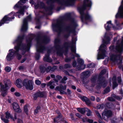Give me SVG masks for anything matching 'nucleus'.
<instances>
[{"label": "nucleus", "mask_w": 123, "mask_h": 123, "mask_svg": "<svg viewBox=\"0 0 123 123\" xmlns=\"http://www.w3.org/2000/svg\"><path fill=\"white\" fill-rule=\"evenodd\" d=\"M4 88L7 89H9L11 86V82L8 80L6 79L4 80Z\"/></svg>", "instance_id": "nucleus-10"}, {"label": "nucleus", "mask_w": 123, "mask_h": 123, "mask_svg": "<svg viewBox=\"0 0 123 123\" xmlns=\"http://www.w3.org/2000/svg\"><path fill=\"white\" fill-rule=\"evenodd\" d=\"M106 48V46L104 44L101 45L99 48L100 50L102 51V53L100 54H98L97 56V59H103L106 56V51L105 49Z\"/></svg>", "instance_id": "nucleus-2"}, {"label": "nucleus", "mask_w": 123, "mask_h": 123, "mask_svg": "<svg viewBox=\"0 0 123 123\" xmlns=\"http://www.w3.org/2000/svg\"><path fill=\"white\" fill-rule=\"evenodd\" d=\"M70 116L71 117V118L73 119H74V118L73 117V115L71 114H70Z\"/></svg>", "instance_id": "nucleus-62"}, {"label": "nucleus", "mask_w": 123, "mask_h": 123, "mask_svg": "<svg viewBox=\"0 0 123 123\" xmlns=\"http://www.w3.org/2000/svg\"><path fill=\"white\" fill-rule=\"evenodd\" d=\"M15 90V89L13 87H12L11 89V92H14Z\"/></svg>", "instance_id": "nucleus-63"}, {"label": "nucleus", "mask_w": 123, "mask_h": 123, "mask_svg": "<svg viewBox=\"0 0 123 123\" xmlns=\"http://www.w3.org/2000/svg\"><path fill=\"white\" fill-rule=\"evenodd\" d=\"M55 82L54 81H50L47 84L48 86H49V88L51 89H54L55 86Z\"/></svg>", "instance_id": "nucleus-13"}, {"label": "nucleus", "mask_w": 123, "mask_h": 123, "mask_svg": "<svg viewBox=\"0 0 123 123\" xmlns=\"http://www.w3.org/2000/svg\"><path fill=\"white\" fill-rule=\"evenodd\" d=\"M75 115L77 117L79 118H80L81 117V115L78 113H76Z\"/></svg>", "instance_id": "nucleus-53"}, {"label": "nucleus", "mask_w": 123, "mask_h": 123, "mask_svg": "<svg viewBox=\"0 0 123 123\" xmlns=\"http://www.w3.org/2000/svg\"><path fill=\"white\" fill-rule=\"evenodd\" d=\"M100 84V85H102V86L104 87H105L107 85V84L105 82H103L101 83Z\"/></svg>", "instance_id": "nucleus-41"}, {"label": "nucleus", "mask_w": 123, "mask_h": 123, "mask_svg": "<svg viewBox=\"0 0 123 123\" xmlns=\"http://www.w3.org/2000/svg\"><path fill=\"white\" fill-rule=\"evenodd\" d=\"M112 113L111 111L105 110L103 113V117L105 120H107L109 117L112 116Z\"/></svg>", "instance_id": "nucleus-4"}, {"label": "nucleus", "mask_w": 123, "mask_h": 123, "mask_svg": "<svg viewBox=\"0 0 123 123\" xmlns=\"http://www.w3.org/2000/svg\"><path fill=\"white\" fill-rule=\"evenodd\" d=\"M5 114H6V117L7 119H9L10 117L11 119H12L14 120V119H13V117H11L10 114L8 112H5Z\"/></svg>", "instance_id": "nucleus-21"}, {"label": "nucleus", "mask_w": 123, "mask_h": 123, "mask_svg": "<svg viewBox=\"0 0 123 123\" xmlns=\"http://www.w3.org/2000/svg\"><path fill=\"white\" fill-rule=\"evenodd\" d=\"M17 57L18 59L19 60L21 58V56L19 54H18L17 55Z\"/></svg>", "instance_id": "nucleus-56"}, {"label": "nucleus", "mask_w": 123, "mask_h": 123, "mask_svg": "<svg viewBox=\"0 0 123 123\" xmlns=\"http://www.w3.org/2000/svg\"><path fill=\"white\" fill-rule=\"evenodd\" d=\"M106 72V70L105 69L103 70L100 73V74H105Z\"/></svg>", "instance_id": "nucleus-49"}, {"label": "nucleus", "mask_w": 123, "mask_h": 123, "mask_svg": "<svg viewBox=\"0 0 123 123\" xmlns=\"http://www.w3.org/2000/svg\"><path fill=\"white\" fill-rule=\"evenodd\" d=\"M67 88V86L65 85L64 86H63L62 85H60V87L59 86H57L55 90H59L61 94H67L66 92H65L62 90H65Z\"/></svg>", "instance_id": "nucleus-7"}, {"label": "nucleus", "mask_w": 123, "mask_h": 123, "mask_svg": "<svg viewBox=\"0 0 123 123\" xmlns=\"http://www.w3.org/2000/svg\"><path fill=\"white\" fill-rule=\"evenodd\" d=\"M86 111L87 112L86 115L87 116H89L91 115L92 112L89 109L87 108V110Z\"/></svg>", "instance_id": "nucleus-29"}, {"label": "nucleus", "mask_w": 123, "mask_h": 123, "mask_svg": "<svg viewBox=\"0 0 123 123\" xmlns=\"http://www.w3.org/2000/svg\"><path fill=\"white\" fill-rule=\"evenodd\" d=\"M34 82L32 80L26 79L24 80L23 83V85L27 89L32 90L33 89Z\"/></svg>", "instance_id": "nucleus-1"}, {"label": "nucleus", "mask_w": 123, "mask_h": 123, "mask_svg": "<svg viewBox=\"0 0 123 123\" xmlns=\"http://www.w3.org/2000/svg\"><path fill=\"white\" fill-rule=\"evenodd\" d=\"M104 105L103 104L98 105L97 106V108L98 109H102L104 108Z\"/></svg>", "instance_id": "nucleus-27"}, {"label": "nucleus", "mask_w": 123, "mask_h": 123, "mask_svg": "<svg viewBox=\"0 0 123 123\" xmlns=\"http://www.w3.org/2000/svg\"><path fill=\"white\" fill-rule=\"evenodd\" d=\"M110 91V88L109 87H107L105 90L104 91L105 92L107 93L109 92Z\"/></svg>", "instance_id": "nucleus-43"}, {"label": "nucleus", "mask_w": 123, "mask_h": 123, "mask_svg": "<svg viewBox=\"0 0 123 123\" xmlns=\"http://www.w3.org/2000/svg\"><path fill=\"white\" fill-rule=\"evenodd\" d=\"M116 49L119 52H121L123 50V45L122 44H120L119 45H117L116 47Z\"/></svg>", "instance_id": "nucleus-18"}, {"label": "nucleus", "mask_w": 123, "mask_h": 123, "mask_svg": "<svg viewBox=\"0 0 123 123\" xmlns=\"http://www.w3.org/2000/svg\"><path fill=\"white\" fill-rule=\"evenodd\" d=\"M25 69V68L22 66H21L19 67V70L21 71H23Z\"/></svg>", "instance_id": "nucleus-45"}, {"label": "nucleus", "mask_w": 123, "mask_h": 123, "mask_svg": "<svg viewBox=\"0 0 123 123\" xmlns=\"http://www.w3.org/2000/svg\"><path fill=\"white\" fill-rule=\"evenodd\" d=\"M113 97H114V98H115L118 99H122V98H120L118 96H116L115 95H113Z\"/></svg>", "instance_id": "nucleus-48"}, {"label": "nucleus", "mask_w": 123, "mask_h": 123, "mask_svg": "<svg viewBox=\"0 0 123 123\" xmlns=\"http://www.w3.org/2000/svg\"><path fill=\"white\" fill-rule=\"evenodd\" d=\"M12 106L14 110L16 112L19 113L21 112V110L19 107L18 104L16 103H14L12 104Z\"/></svg>", "instance_id": "nucleus-9"}, {"label": "nucleus", "mask_w": 123, "mask_h": 123, "mask_svg": "<svg viewBox=\"0 0 123 123\" xmlns=\"http://www.w3.org/2000/svg\"><path fill=\"white\" fill-rule=\"evenodd\" d=\"M15 13L12 12L8 16H5L3 18L2 20L0 22V25H1L2 24L5 23L6 21H10L11 19L14 18V16Z\"/></svg>", "instance_id": "nucleus-3"}, {"label": "nucleus", "mask_w": 123, "mask_h": 123, "mask_svg": "<svg viewBox=\"0 0 123 123\" xmlns=\"http://www.w3.org/2000/svg\"><path fill=\"white\" fill-rule=\"evenodd\" d=\"M80 12L81 15V18L82 20L84 18L85 19H88L91 18L90 16L88 14H83V13L80 11Z\"/></svg>", "instance_id": "nucleus-12"}, {"label": "nucleus", "mask_w": 123, "mask_h": 123, "mask_svg": "<svg viewBox=\"0 0 123 123\" xmlns=\"http://www.w3.org/2000/svg\"><path fill=\"white\" fill-rule=\"evenodd\" d=\"M82 120L84 122H85L87 121V119L86 118H84L82 119Z\"/></svg>", "instance_id": "nucleus-55"}, {"label": "nucleus", "mask_w": 123, "mask_h": 123, "mask_svg": "<svg viewBox=\"0 0 123 123\" xmlns=\"http://www.w3.org/2000/svg\"><path fill=\"white\" fill-rule=\"evenodd\" d=\"M18 4V3L17 4H16L14 7V8L16 9L19 6V5L18 4Z\"/></svg>", "instance_id": "nucleus-52"}, {"label": "nucleus", "mask_w": 123, "mask_h": 123, "mask_svg": "<svg viewBox=\"0 0 123 123\" xmlns=\"http://www.w3.org/2000/svg\"><path fill=\"white\" fill-rule=\"evenodd\" d=\"M114 98H113L112 97H109L108 98V100L110 101H115V99Z\"/></svg>", "instance_id": "nucleus-42"}, {"label": "nucleus", "mask_w": 123, "mask_h": 123, "mask_svg": "<svg viewBox=\"0 0 123 123\" xmlns=\"http://www.w3.org/2000/svg\"><path fill=\"white\" fill-rule=\"evenodd\" d=\"M116 17L123 18V0L122 2V5L119 8L118 12L116 14Z\"/></svg>", "instance_id": "nucleus-6"}, {"label": "nucleus", "mask_w": 123, "mask_h": 123, "mask_svg": "<svg viewBox=\"0 0 123 123\" xmlns=\"http://www.w3.org/2000/svg\"><path fill=\"white\" fill-rule=\"evenodd\" d=\"M110 59L112 61H115L116 59L120 57V55H112L110 56Z\"/></svg>", "instance_id": "nucleus-17"}, {"label": "nucleus", "mask_w": 123, "mask_h": 123, "mask_svg": "<svg viewBox=\"0 0 123 123\" xmlns=\"http://www.w3.org/2000/svg\"><path fill=\"white\" fill-rule=\"evenodd\" d=\"M24 9H21L18 12H16L17 13H19L23 15L24 14Z\"/></svg>", "instance_id": "nucleus-33"}, {"label": "nucleus", "mask_w": 123, "mask_h": 123, "mask_svg": "<svg viewBox=\"0 0 123 123\" xmlns=\"http://www.w3.org/2000/svg\"><path fill=\"white\" fill-rule=\"evenodd\" d=\"M113 89H114L115 87L116 86H117V83L115 82V81H113Z\"/></svg>", "instance_id": "nucleus-44"}, {"label": "nucleus", "mask_w": 123, "mask_h": 123, "mask_svg": "<svg viewBox=\"0 0 123 123\" xmlns=\"http://www.w3.org/2000/svg\"><path fill=\"white\" fill-rule=\"evenodd\" d=\"M107 23L108 24V25L106 27H105V29L106 30H110V28L113 27V25L111 24V21H109Z\"/></svg>", "instance_id": "nucleus-19"}, {"label": "nucleus", "mask_w": 123, "mask_h": 123, "mask_svg": "<svg viewBox=\"0 0 123 123\" xmlns=\"http://www.w3.org/2000/svg\"><path fill=\"white\" fill-rule=\"evenodd\" d=\"M71 50L72 52H74V53H75L76 49L75 48H72L71 49Z\"/></svg>", "instance_id": "nucleus-54"}, {"label": "nucleus", "mask_w": 123, "mask_h": 123, "mask_svg": "<svg viewBox=\"0 0 123 123\" xmlns=\"http://www.w3.org/2000/svg\"><path fill=\"white\" fill-rule=\"evenodd\" d=\"M95 112L97 115L98 117V118L100 119H101V117L100 114L97 111H95Z\"/></svg>", "instance_id": "nucleus-31"}, {"label": "nucleus", "mask_w": 123, "mask_h": 123, "mask_svg": "<svg viewBox=\"0 0 123 123\" xmlns=\"http://www.w3.org/2000/svg\"><path fill=\"white\" fill-rule=\"evenodd\" d=\"M117 80L119 83L121 82V78L120 77L118 78Z\"/></svg>", "instance_id": "nucleus-58"}, {"label": "nucleus", "mask_w": 123, "mask_h": 123, "mask_svg": "<svg viewBox=\"0 0 123 123\" xmlns=\"http://www.w3.org/2000/svg\"><path fill=\"white\" fill-rule=\"evenodd\" d=\"M44 60L47 62H52L51 59L48 56L45 55V56L44 58Z\"/></svg>", "instance_id": "nucleus-22"}, {"label": "nucleus", "mask_w": 123, "mask_h": 123, "mask_svg": "<svg viewBox=\"0 0 123 123\" xmlns=\"http://www.w3.org/2000/svg\"><path fill=\"white\" fill-rule=\"evenodd\" d=\"M22 81L20 79H18L16 80V85L17 87L19 88L21 87L20 83Z\"/></svg>", "instance_id": "nucleus-20"}, {"label": "nucleus", "mask_w": 123, "mask_h": 123, "mask_svg": "<svg viewBox=\"0 0 123 123\" xmlns=\"http://www.w3.org/2000/svg\"><path fill=\"white\" fill-rule=\"evenodd\" d=\"M35 83L37 85H40L41 83V82L39 80H36L35 81Z\"/></svg>", "instance_id": "nucleus-40"}, {"label": "nucleus", "mask_w": 123, "mask_h": 123, "mask_svg": "<svg viewBox=\"0 0 123 123\" xmlns=\"http://www.w3.org/2000/svg\"><path fill=\"white\" fill-rule=\"evenodd\" d=\"M45 49V48L44 47H39L38 49L37 48V51L40 52H42L43 50H44Z\"/></svg>", "instance_id": "nucleus-24"}, {"label": "nucleus", "mask_w": 123, "mask_h": 123, "mask_svg": "<svg viewBox=\"0 0 123 123\" xmlns=\"http://www.w3.org/2000/svg\"><path fill=\"white\" fill-rule=\"evenodd\" d=\"M15 53L14 52H10L9 54L8 55L6 59L8 61H10L12 57L15 55Z\"/></svg>", "instance_id": "nucleus-15"}, {"label": "nucleus", "mask_w": 123, "mask_h": 123, "mask_svg": "<svg viewBox=\"0 0 123 123\" xmlns=\"http://www.w3.org/2000/svg\"><path fill=\"white\" fill-rule=\"evenodd\" d=\"M67 79V78L65 76L62 79V80L61 81V82L62 83H65L66 82L65 81Z\"/></svg>", "instance_id": "nucleus-34"}, {"label": "nucleus", "mask_w": 123, "mask_h": 123, "mask_svg": "<svg viewBox=\"0 0 123 123\" xmlns=\"http://www.w3.org/2000/svg\"><path fill=\"white\" fill-rule=\"evenodd\" d=\"M70 67V66L68 64H66L65 65V67L66 68H69Z\"/></svg>", "instance_id": "nucleus-61"}, {"label": "nucleus", "mask_w": 123, "mask_h": 123, "mask_svg": "<svg viewBox=\"0 0 123 123\" xmlns=\"http://www.w3.org/2000/svg\"><path fill=\"white\" fill-rule=\"evenodd\" d=\"M91 2L90 0H84L83 2V9H85L86 7L90 6L91 5Z\"/></svg>", "instance_id": "nucleus-11"}, {"label": "nucleus", "mask_w": 123, "mask_h": 123, "mask_svg": "<svg viewBox=\"0 0 123 123\" xmlns=\"http://www.w3.org/2000/svg\"><path fill=\"white\" fill-rule=\"evenodd\" d=\"M81 99L83 101H86L88 98L86 97L85 96H83L81 98Z\"/></svg>", "instance_id": "nucleus-39"}, {"label": "nucleus", "mask_w": 123, "mask_h": 123, "mask_svg": "<svg viewBox=\"0 0 123 123\" xmlns=\"http://www.w3.org/2000/svg\"><path fill=\"white\" fill-rule=\"evenodd\" d=\"M21 46L22 45L20 44V43H18L17 46L15 47V49L17 51H18L19 49L20 48Z\"/></svg>", "instance_id": "nucleus-26"}, {"label": "nucleus", "mask_w": 123, "mask_h": 123, "mask_svg": "<svg viewBox=\"0 0 123 123\" xmlns=\"http://www.w3.org/2000/svg\"><path fill=\"white\" fill-rule=\"evenodd\" d=\"M71 91L69 89H67V92L66 93L68 95H70L71 93Z\"/></svg>", "instance_id": "nucleus-51"}, {"label": "nucleus", "mask_w": 123, "mask_h": 123, "mask_svg": "<svg viewBox=\"0 0 123 123\" xmlns=\"http://www.w3.org/2000/svg\"><path fill=\"white\" fill-rule=\"evenodd\" d=\"M88 105H90L91 104V102L88 99L87 101L85 102Z\"/></svg>", "instance_id": "nucleus-46"}, {"label": "nucleus", "mask_w": 123, "mask_h": 123, "mask_svg": "<svg viewBox=\"0 0 123 123\" xmlns=\"http://www.w3.org/2000/svg\"><path fill=\"white\" fill-rule=\"evenodd\" d=\"M84 75L85 76H88L90 74V72L89 71H87L83 73Z\"/></svg>", "instance_id": "nucleus-32"}, {"label": "nucleus", "mask_w": 123, "mask_h": 123, "mask_svg": "<svg viewBox=\"0 0 123 123\" xmlns=\"http://www.w3.org/2000/svg\"><path fill=\"white\" fill-rule=\"evenodd\" d=\"M31 16L29 15L26 19H25L23 21V23L22 26L21 30L23 31H26L27 29V20H30Z\"/></svg>", "instance_id": "nucleus-5"}, {"label": "nucleus", "mask_w": 123, "mask_h": 123, "mask_svg": "<svg viewBox=\"0 0 123 123\" xmlns=\"http://www.w3.org/2000/svg\"><path fill=\"white\" fill-rule=\"evenodd\" d=\"M93 120L89 119H88L87 121L89 123H93Z\"/></svg>", "instance_id": "nucleus-50"}, {"label": "nucleus", "mask_w": 123, "mask_h": 123, "mask_svg": "<svg viewBox=\"0 0 123 123\" xmlns=\"http://www.w3.org/2000/svg\"><path fill=\"white\" fill-rule=\"evenodd\" d=\"M23 38V37H21L20 36H19L18 37V40L19 41L21 39Z\"/></svg>", "instance_id": "nucleus-60"}, {"label": "nucleus", "mask_w": 123, "mask_h": 123, "mask_svg": "<svg viewBox=\"0 0 123 123\" xmlns=\"http://www.w3.org/2000/svg\"><path fill=\"white\" fill-rule=\"evenodd\" d=\"M5 71L7 72L10 71L11 70V68L9 67H6L5 69Z\"/></svg>", "instance_id": "nucleus-36"}, {"label": "nucleus", "mask_w": 123, "mask_h": 123, "mask_svg": "<svg viewBox=\"0 0 123 123\" xmlns=\"http://www.w3.org/2000/svg\"><path fill=\"white\" fill-rule=\"evenodd\" d=\"M77 110L78 111L81 113L84 114L87 110V108H77Z\"/></svg>", "instance_id": "nucleus-14"}, {"label": "nucleus", "mask_w": 123, "mask_h": 123, "mask_svg": "<svg viewBox=\"0 0 123 123\" xmlns=\"http://www.w3.org/2000/svg\"><path fill=\"white\" fill-rule=\"evenodd\" d=\"M26 0H20L18 2V4H23L25 3Z\"/></svg>", "instance_id": "nucleus-35"}, {"label": "nucleus", "mask_w": 123, "mask_h": 123, "mask_svg": "<svg viewBox=\"0 0 123 123\" xmlns=\"http://www.w3.org/2000/svg\"><path fill=\"white\" fill-rule=\"evenodd\" d=\"M1 119L5 123H8L9 120L8 119H6L5 118H3L2 117H1Z\"/></svg>", "instance_id": "nucleus-38"}, {"label": "nucleus", "mask_w": 123, "mask_h": 123, "mask_svg": "<svg viewBox=\"0 0 123 123\" xmlns=\"http://www.w3.org/2000/svg\"><path fill=\"white\" fill-rule=\"evenodd\" d=\"M91 99L92 101H94L95 99V98L93 96H91Z\"/></svg>", "instance_id": "nucleus-59"}, {"label": "nucleus", "mask_w": 123, "mask_h": 123, "mask_svg": "<svg viewBox=\"0 0 123 123\" xmlns=\"http://www.w3.org/2000/svg\"><path fill=\"white\" fill-rule=\"evenodd\" d=\"M14 94L17 97H19L20 95V94L18 92H15L14 93Z\"/></svg>", "instance_id": "nucleus-47"}, {"label": "nucleus", "mask_w": 123, "mask_h": 123, "mask_svg": "<svg viewBox=\"0 0 123 123\" xmlns=\"http://www.w3.org/2000/svg\"><path fill=\"white\" fill-rule=\"evenodd\" d=\"M60 116H59L58 117H57L55 118L54 119V122L55 123H57L59 122V120H60Z\"/></svg>", "instance_id": "nucleus-30"}, {"label": "nucleus", "mask_w": 123, "mask_h": 123, "mask_svg": "<svg viewBox=\"0 0 123 123\" xmlns=\"http://www.w3.org/2000/svg\"><path fill=\"white\" fill-rule=\"evenodd\" d=\"M28 105H25L24 107V111L27 115H28Z\"/></svg>", "instance_id": "nucleus-23"}, {"label": "nucleus", "mask_w": 123, "mask_h": 123, "mask_svg": "<svg viewBox=\"0 0 123 123\" xmlns=\"http://www.w3.org/2000/svg\"><path fill=\"white\" fill-rule=\"evenodd\" d=\"M35 96H39L41 97L43 96V94L42 92H38L35 94Z\"/></svg>", "instance_id": "nucleus-28"}, {"label": "nucleus", "mask_w": 123, "mask_h": 123, "mask_svg": "<svg viewBox=\"0 0 123 123\" xmlns=\"http://www.w3.org/2000/svg\"><path fill=\"white\" fill-rule=\"evenodd\" d=\"M46 85V84H45L43 83L41 85V86H42V87H44Z\"/></svg>", "instance_id": "nucleus-64"}, {"label": "nucleus", "mask_w": 123, "mask_h": 123, "mask_svg": "<svg viewBox=\"0 0 123 123\" xmlns=\"http://www.w3.org/2000/svg\"><path fill=\"white\" fill-rule=\"evenodd\" d=\"M39 110H40L39 107H37L35 111L34 112V114L35 115L37 113H38V112L39 111Z\"/></svg>", "instance_id": "nucleus-37"}, {"label": "nucleus", "mask_w": 123, "mask_h": 123, "mask_svg": "<svg viewBox=\"0 0 123 123\" xmlns=\"http://www.w3.org/2000/svg\"><path fill=\"white\" fill-rule=\"evenodd\" d=\"M78 61L80 65V66H81V69H84L85 68L86 66L84 64L83 61L82 59H79L78 60Z\"/></svg>", "instance_id": "nucleus-16"}, {"label": "nucleus", "mask_w": 123, "mask_h": 123, "mask_svg": "<svg viewBox=\"0 0 123 123\" xmlns=\"http://www.w3.org/2000/svg\"><path fill=\"white\" fill-rule=\"evenodd\" d=\"M18 123H23L21 119H18Z\"/></svg>", "instance_id": "nucleus-57"}, {"label": "nucleus", "mask_w": 123, "mask_h": 123, "mask_svg": "<svg viewBox=\"0 0 123 123\" xmlns=\"http://www.w3.org/2000/svg\"><path fill=\"white\" fill-rule=\"evenodd\" d=\"M0 89L1 91V95L3 97L6 95L7 94V89L5 88L4 86L2 84V83H0Z\"/></svg>", "instance_id": "nucleus-8"}, {"label": "nucleus", "mask_w": 123, "mask_h": 123, "mask_svg": "<svg viewBox=\"0 0 123 123\" xmlns=\"http://www.w3.org/2000/svg\"><path fill=\"white\" fill-rule=\"evenodd\" d=\"M57 68L55 66L53 67L52 68H51V67L49 66L47 68V71H49L50 70L51 71H53Z\"/></svg>", "instance_id": "nucleus-25"}]
</instances>
